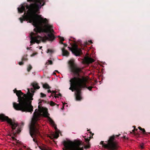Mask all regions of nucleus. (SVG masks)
I'll list each match as a JSON object with an SVG mask.
<instances>
[{
  "label": "nucleus",
  "mask_w": 150,
  "mask_h": 150,
  "mask_svg": "<svg viewBox=\"0 0 150 150\" xmlns=\"http://www.w3.org/2000/svg\"><path fill=\"white\" fill-rule=\"evenodd\" d=\"M20 150H23V149H20Z\"/></svg>",
  "instance_id": "nucleus-45"
},
{
  "label": "nucleus",
  "mask_w": 150,
  "mask_h": 150,
  "mask_svg": "<svg viewBox=\"0 0 150 150\" xmlns=\"http://www.w3.org/2000/svg\"><path fill=\"white\" fill-rule=\"evenodd\" d=\"M120 135V134L118 135L114 134L109 137L107 144L104 143L103 141H101L100 142V144H101L105 148L108 150H117L118 147V146L116 140V139Z\"/></svg>",
  "instance_id": "nucleus-5"
},
{
  "label": "nucleus",
  "mask_w": 150,
  "mask_h": 150,
  "mask_svg": "<svg viewBox=\"0 0 150 150\" xmlns=\"http://www.w3.org/2000/svg\"><path fill=\"white\" fill-rule=\"evenodd\" d=\"M41 114L39 110L37 109L35 110L33 113V116L29 128L30 134L33 138L34 137H36L40 135L39 130L40 126L37 121L39 120ZM33 140L35 142H37V140L35 138H33Z\"/></svg>",
  "instance_id": "nucleus-4"
},
{
  "label": "nucleus",
  "mask_w": 150,
  "mask_h": 150,
  "mask_svg": "<svg viewBox=\"0 0 150 150\" xmlns=\"http://www.w3.org/2000/svg\"><path fill=\"white\" fill-rule=\"evenodd\" d=\"M64 45V47H67V45L66 43H64L63 44Z\"/></svg>",
  "instance_id": "nucleus-33"
},
{
  "label": "nucleus",
  "mask_w": 150,
  "mask_h": 150,
  "mask_svg": "<svg viewBox=\"0 0 150 150\" xmlns=\"http://www.w3.org/2000/svg\"><path fill=\"white\" fill-rule=\"evenodd\" d=\"M81 78H84V79H85L86 80V81L85 82L86 87H85L84 88H87L88 89L89 91H91L92 90V89L93 88V87H92V86H89V87L87 86L86 85V84L88 82V79H87V78L84 76H82Z\"/></svg>",
  "instance_id": "nucleus-14"
},
{
  "label": "nucleus",
  "mask_w": 150,
  "mask_h": 150,
  "mask_svg": "<svg viewBox=\"0 0 150 150\" xmlns=\"http://www.w3.org/2000/svg\"><path fill=\"white\" fill-rule=\"evenodd\" d=\"M31 85L33 88H31L30 92V89L28 88L27 95L24 94L21 91L17 90L16 89L13 90L14 93H16L18 97V102L19 103L15 102L13 103V107L16 110H20L22 112H32L33 111V107L31 104V101L29 103V100H32L34 90L39 89L40 87L36 82H33Z\"/></svg>",
  "instance_id": "nucleus-2"
},
{
  "label": "nucleus",
  "mask_w": 150,
  "mask_h": 150,
  "mask_svg": "<svg viewBox=\"0 0 150 150\" xmlns=\"http://www.w3.org/2000/svg\"><path fill=\"white\" fill-rule=\"evenodd\" d=\"M28 2H32L30 5H22L21 7L18 8V12L21 13L25 11V8L28 11L26 14L25 11L22 18H19L21 23L23 21H29L35 28L33 29L35 33L31 32L30 34L31 41L30 45L35 42L39 44L42 41L45 42L48 40L52 41L55 38L53 34L54 32L52 26L48 24V21L46 18L41 17L37 14L40 13V10L42 6H44V0H27Z\"/></svg>",
  "instance_id": "nucleus-1"
},
{
  "label": "nucleus",
  "mask_w": 150,
  "mask_h": 150,
  "mask_svg": "<svg viewBox=\"0 0 150 150\" xmlns=\"http://www.w3.org/2000/svg\"><path fill=\"white\" fill-rule=\"evenodd\" d=\"M63 41H60L59 42L60 44H63L64 43L63 42H62Z\"/></svg>",
  "instance_id": "nucleus-38"
},
{
  "label": "nucleus",
  "mask_w": 150,
  "mask_h": 150,
  "mask_svg": "<svg viewBox=\"0 0 150 150\" xmlns=\"http://www.w3.org/2000/svg\"><path fill=\"white\" fill-rule=\"evenodd\" d=\"M12 139L13 140H16V139L14 137H12Z\"/></svg>",
  "instance_id": "nucleus-37"
},
{
  "label": "nucleus",
  "mask_w": 150,
  "mask_h": 150,
  "mask_svg": "<svg viewBox=\"0 0 150 150\" xmlns=\"http://www.w3.org/2000/svg\"><path fill=\"white\" fill-rule=\"evenodd\" d=\"M35 55V54H34V53H33V54H32V55H31V56H34V55Z\"/></svg>",
  "instance_id": "nucleus-40"
},
{
  "label": "nucleus",
  "mask_w": 150,
  "mask_h": 150,
  "mask_svg": "<svg viewBox=\"0 0 150 150\" xmlns=\"http://www.w3.org/2000/svg\"><path fill=\"white\" fill-rule=\"evenodd\" d=\"M24 147L25 148L26 147V146H24Z\"/></svg>",
  "instance_id": "nucleus-47"
},
{
  "label": "nucleus",
  "mask_w": 150,
  "mask_h": 150,
  "mask_svg": "<svg viewBox=\"0 0 150 150\" xmlns=\"http://www.w3.org/2000/svg\"><path fill=\"white\" fill-rule=\"evenodd\" d=\"M68 48L76 56H79L82 54L81 50L79 49L78 45L76 44L73 45L72 47H68Z\"/></svg>",
  "instance_id": "nucleus-8"
},
{
  "label": "nucleus",
  "mask_w": 150,
  "mask_h": 150,
  "mask_svg": "<svg viewBox=\"0 0 150 150\" xmlns=\"http://www.w3.org/2000/svg\"><path fill=\"white\" fill-rule=\"evenodd\" d=\"M48 64L52 65L53 64V62L51 60H48Z\"/></svg>",
  "instance_id": "nucleus-27"
},
{
  "label": "nucleus",
  "mask_w": 150,
  "mask_h": 150,
  "mask_svg": "<svg viewBox=\"0 0 150 150\" xmlns=\"http://www.w3.org/2000/svg\"><path fill=\"white\" fill-rule=\"evenodd\" d=\"M62 55L63 56L67 57L69 55V53L67 50H66L64 48H63L62 49Z\"/></svg>",
  "instance_id": "nucleus-11"
},
{
  "label": "nucleus",
  "mask_w": 150,
  "mask_h": 150,
  "mask_svg": "<svg viewBox=\"0 0 150 150\" xmlns=\"http://www.w3.org/2000/svg\"><path fill=\"white\" fill-rule=\"evenodd\" d=\"M58 38H59V39L60 40V41H63L64 40V38L61 37L59 36H58Z\"/></svg>",
  "instance_id": "nucleus-24"
},
{
  "label": "nucleus",
  "mask_w": 150,
  "mask_h": 150,
  "mask_svg": "<svg viewBox=\"0 0 150 150\" xmlns=\"http://www.w3.org/2000/svg\"><path fill=\"white\" fill-rule=\"evenodd\" d=\"M0 120L2 122L6 121L9 124L12 129L11 132L14 135L18 134L21 132L20 129L19 128H17L16 130L15 129L18 126V124L13 122L12 120L9 118L8 117L5 116L3 114H0Z\"/></svg>",
  "instance_id": "nucleus-7"
},
{
  "label": "nucleus",
  "mask_w": 150,
  "mask_h": 150,
  "mask_svg": "<svg viewBox=\"0 0 150 150\" xmlns=\"http://www.w3.org/2000/svg\"><path fill=\"white\" fill-rule=\"evenodd\" d=\"M140 147H141V149H142L144 148V144H143L140 145Z\"/></svg>",
  "instance_id": "nucleus-29"
},
{
  "label": "nucleus",
  "mask_w": 150,
  "mask_h": 150,
  "mask_svg": "<svg viewBox=\"0 0 150 150\" xmlns=\"http://www.w3.org/2000/svg\"><path fill=\"white\" fill-rule=\"evenodd\" d=\"M57 92H56L55 91H52V92L51 93H54V95H55L54 96V97L55 98H58L59 97L58 96H56V93Z\"/></svg>",
  "instance_id": "nucleus-21"
},
{
  "label": "nucleus",
  "mask_w": 150,
  "mask_h": 150,
  "mask_svg": "<svg viewBox=\"0 0 150 150\" xmlns=\"http://www.w3.org/2000/svg\"><path fill=\"white\" fill-rule=\"evenodd\" d=\"M48 120L52 125H54V123L53 120L49 117H48Z\"/></svg>",
  "instance_id": "nucleus-18"
},
{
  "label": "nucleus",
  "mask_w": 150,
  "mask_h": 150,
  "mask_svg": "<svg viewBox=\"0 0 150 150\" xmlns=\"http://www.w3.org/2000/svg\"><path fill=\"white\" fill-rule=\"evenodd\" d=\"M66 103H63V106L62 107V108L61 109L62 110H63L64 109V105Z\"/></svg>",
  "instance_id": "nucleus-32"
},
{
  "label": "nucleus",
  "mask_w": 150,
  "mask_h": 150,
  "mask_svg": "<svg viewBox=\"0 0 150 150\" xmlns=\"http://www.w3.org/2000/svg\"><path fill=\"white\" fill-rule=\"evenodd\" d=\"M55 105H56V104L54 102H53L52 101H50V105L51 106H54Z\"/></svg>",
  "instance_id": "nucleus-23"
},
{
  "label": "nucleus",
  "mask_w": 150,
  "mask_h": 150,
  "mask_svg": "<svg viewBox=\"0 0 150 150\" xmlns=\"http://www.w3.org/2000/svg\"><path fill=\"white\" fill-rule=\"evenodd\" d=\"M24 125V123L23 122H22L21 123V125L22 126H23Z\"/></svg>",
  "instance_id": "nucleus-39"
},
{
  "label": "nucleus",
  "mask_w": 150,
  "mask_h": 150,
  "mask_svg": "<svg viewBox=\"0 0 150 150\" xmlns=\"http://www.w3.org/2000/svg\"><path fill=\"white\" fill-rule=\"evenodd\" d=\"M141 131H142V132H143V134H145V135H148V134H150V132H146V131L144 129V128H143L142 130H141Z\"/></svg>",
  "instance_id": "nucleus-19"
},
{
  "label": "nucleus",
  "mask_w": 150,
  "mask_h": 150,
  "mask_svg": "<svg viewBox=\"0 0 150 150\" xmlns=\"http://www.w3.org/2000/svg\"><path fill=\"white\" fill-rule=\"evenodd\" d=\"M27 55L25 54L22 57L21 60L22 61H27L28 60V59L27 58Z\"/></svg>",
  "instance_id": "nucleus-16"
},
{
  "label": "nucleus",
  "mask_w": 150,
  "mask_h": 150,
  "mask_svg": "<svg viewBox=\"0 0 150 150\" xmlns=\"http://www.w3.org/2000/svg\"><path fill=\"white\" fill-rule=\"evenodd\" d=\"M39 101L38 103L39 105L38 106V108L39 110L41 108V103L42 102L45 103L49 104V102H47L46 101L44 100H41L40 99L39 100Z\"/></svg>",
  "instance_id": "nucleus-12"
},
{
  "label": "nucleus",
  "mask_w": 150,
  "mask_h": 150,
  "mask_svg": "<svg viewBox=\"0 0 150 150\" xmlns=\"http://www.w3.org/2000/svg\"><path fill=\"white\" fill-rule=\"evenodd\" d=\"M78 141H79L81 143V147H83V149L85 148L86 149H87L89 148L90 147V144H89V143H88V144L87 145L83 146V143L82 141H77L76 142H77Z\"/></svg>",
  "instance_id": "nucleus-15"
},
{
  "label": "nucleus",
  "mask_w": 150,
  "mask_h": 150,
  "mask_svg": "<svg viewBox=\"0 0 150 150\" xmlns=\"http://www.w3.org/2000/svg\"><path fill=\"white\" fill-rule=\"evenodd\" d=\"M138 128L140 130H142V129H143L142 128L140 127H138Z\"/></svg>",
  "instance_id": "nucleus-34"
},
{
  "label": "nucleus",
  "mask_w": 150,
  "mask_h": 150,
  "mask_svg": "<svg viewBox=\"0 0 150 150\" xmlns=\"http://www.w3.org/2000/svg\"><path fill=\"white\" fill-rule=\"evenodd\" d=\"M43 87L44 88L46 89H50L51 88L48 84L47 83H45L43 85Z\"/></svg>",
  "instance_id": "nucleus-17"
},
{
  "label": "nucleus",
  "mask_w": 150,
  "mask_h": 150,
  "mask_svg": "<svg viewBox=\"0 0 150 150\" xmlns=\"http://www.w3.org/2000/svg\"><path fill=\"white\" fill-rule=\"evenodd\" d=\"M47 50L48 52L52 53V51L51 50L49 49Z\"/></svg>",
  "instance_id": "nucleus-30"
},
{
  "label": "nucleus",
  "mask_w": 150,
  "mask_h": 150,
  "mask_svg": "<svg viewBox=\"0 0 150 150\" xmlns=\"http://www.w3.org/2000/svg\"><path fill=\"white\" fill-rule=\"evenodd\" d=\"M123 137V138L124 139H126V137L125 136H124Z\"/></svg>",
  "instance_id": "nucleus-41"
},
{
  "label": "nucleus",
  "mask_w": 150,
  "mask_h": 150,
  "mask_svg": "<svg viewBox=\"0 0 150 150\" xmlns=\"http://www.w3.org/2000/svg\"><path fill=\"white\" fill-rule=\"evenodd\" d=\"M18 64L20 65H23L24 64V62L22 61V62H19Z\"/></svg>",
  "instance_id": "nucleus-28"
},
{
  "label": "nucleus",
  "mask_w": 150,
  "mask_h": 150,
  "mask_svg": "<svg viewBox=\"0 0 150 150\" xmlns=\"http://www.w3.org/2000/svg\"><path fill=\"white\" fill-rule=\"evenodd\" d=\"M28 49H29V48H28V47L27 48V49L28 50Z\"/></svg>",
  "instance_id": "nucleus-48"
},
{
  "label": "nucleus",
  "mask_w": 150,
  "mask_h": 150,
  "mask_svg": "<svg viewBox=\"0 0 150 150\" xmlns=\"http://www.w3.org/2000/svg\"><path fill=\"white\" fill-rule=\"evenodd\" d=\"M138 130L137 129H134L133 130H132V132L136 134L138 136H139L140 135V134L139 133H136L134 132L135 130H136V131H137Z\"/></svg>",
  "instance_id": "nucleus-22"
},
{
  "label": "nucleus",
  "mask_w": 150,
  "mask_h": 150,
  "mask_svg": "<svg viewBox=\"0 0 150 150\" xmlns=\"http://www.w3.org/2000/svg\"><path fill=\"white\" fill-rule=\"evenodd\" d=\"M32 67L31 66V65L30 64H29L27 68V71L28 72H29L30 70L32 69Z\"/></svg>",
  "instance_id": "nucleus-20"
},
{
  "label": "nucleus",
  "mask_w": 150,
  "mask_h": 150,
  "mask_svg": "<svg viewBox=\"0 0 150 150\" xmlns=\"http://www.w3.org/2000/svg\"><path fill=\"white\" fill-rule=\"evenodd\" d=\"M84 138L85 139L86 142L87 143H89V141L90 140V138Z\"/></svg>",
  "instance_id": "nucleus-26"
},
{
  "label": "nucleus",
  "mask_w": 150,
  "mask_h": 150,
  "mask_svg": "<svg viewBox=\"0 0 150 150\" xmlns=\"http://www.w3.org/2000/svg\"><path fill=\"white\" fill-rule=\"evenodd\" d=\"M55 71H56V72H58V73H59L58 71H57V70H56Z\"/></svg>",
  "instance_id": "nucleus-44"
},
{
  "label": "nucleus",
  "mask_w": 150,
  "mask_h": 150,
  "mask_svg": "<svg viewBox=\"0 0 150 150\" xmlns=\"http://www.w3.org/2000/svg\"><path fill=\"white\" fill-rule=\"evenodd\" d=\"M40 94L41 97L42 98L43 97H45L46 96V95L42 93H41Z\"/></svg>",
  "instance_id": "nucleus-25"
},
{
  "label": "nucleus",
  "mask_w": 150,
  "mask_h": 150,
  "mask_svg": "<svg viewBox=\"0 0 150 150\" xmlns=\"http://www.w3.org/2000/svg\"><path fill=\"white\" fill-rule=\"evenodd\" d=\"M42 114L45 117H49V115H50V114L48 113L47 109L46 108L43 111Z\"/></svg>",
  "instance_id": "nucleus-13"
},
{
  "label": "nucleus",
  "mask_w": 150,
  "mask_h": 150,
  "mask_svg": "<svg viewBox=\"0 0 150 150\" xmlns=\"http://www.w3.org/2000/svg\"><path fill=\"white\" fill-rule=\"evenodd\" d=\"M94 61L95 60L94 59L88 56L85 57L83 61V64H87L91 63Z\"/></svg>",
  "instance_id": "nucleus-10"
},
{
  "label": "nucleus",
  "mask_w": 150,
  "mask_h": 150,
  "mask_svg": "<svg viewBox=\"0 0 150 150\" xmlns=\"http://www.w3.org/2000/svg\"><path fill=\"white\" fill-rule=\"evenodd\" d=\"M69 69L71 72H72L75 76H77L74 77L71 79L69 81L70 82L71 86L69 89L72 92L74 91H77L74 86L78 89L83 88L86 87V80L84 78H80V73L81 71V69L78 67L75 63V61L73 59L70 60L69 62Z\"/></svg>",
  "instance_id": "nucleus-3"
},
{
  "label": "nucleus",
  "mask_w": 150,
  "mask_h": 150,
  "mask_svg": "<svg viewBox=\"0 0 150 150\" xmlns=\"http://www.w3.org/2000/svg\"><path fill=\"white\" fill-rule=\"evenodd\" d=\"M58 95L59 96L62 97V95L60 93H59Z\"/></svg>",
  "instance_id": "nucleus-36"
},
{
  "label": "nucleus",
  "mask_w": 150,
  "mask_h": 150,
  "mask_svg": "<svg viewBox=\"0 0 150 150\" xmlns=\"http://www.w3.org/2000/svg\"><path fill=\"white\" fill-rule=\"evenodd\" d=\"M59 137V135L57 134V135H54V137L56 139L57 138Z\"/></svg>",
  "instance_id": "nucleus-31"
},
{
  "label": "nucleus",
  "mask_w": 150,
  "mask_h": 150,
  "mask_svg": "<svg viewBox=\"0 0 150 150\" xmlns=\"http://www.w3.org/2000/svg\"><path fill=\"white\" fill-rule=\"evenodd\" d=\"M47 92L48 93H51L52 91L50 90L49 89L48 90Z\"/></svg>",
  "instance_id": "nucleus-35"
},
{
  "label": "nucleus",
  "mask_w": 150,
  "mask_h": 150,
  "mask_svg": "<svg viewBox=\"0 0 150 150\" xmlns=\"http://www.w3.org/2000/svg\"><path fill=\"white\" fill-rule=\"evenodd\" d=\"M56 74V73H54V72L53 73V74Z\"/></svg>",
  "instance_id": "nucleus-46"
},
{
  "label": "nucleus",
  "mask_w": 150,
  "mask_h": 150,
  "mask_svg": "<svg viewBox=\"0 0 150 150\" xmlns=\"http://www.w3.org/2000/svg\"><path fill=\"white\" fill-rule=\"evenodd\" d=\"M48 137H49L51 139H52V137H51L50 136H48Z\"/></svg>",
  "instance_id": "nucleus-42"
},
{
  "label": "nucleus",
  "mask_w": 150,
  "mask_h": 150,
  "mask_svg": "<svg viewBox=\"0 0 150 150\" xmlns=\"http://www.w3.org/2000/svg\"><path fill=\"white\" fill-rule=\"evenodd\" d=\"M74 87L77 89L76 92L75 93V98L76 100H81L82 99V98L81 96V91L82 88H79V89L76 87L75 86Z\"/></svg>",
  "instance_id": "nucleus-9"
},
{
  "label": "nucleus",
  "mask_w": 150,
  "mask_h": 150,
  "mask_svg": "<svg viewBox=\"0 0 150 150\" xmlns=\"http://www.w3.org/2000/svg\"><path fill=\"white\" fill-rule=\"evenodd\" d=\"M81 143L78 141L74 142L71 141H64L63 144L64 148L63 150H83V147H81Z\"/></svg>",
  "instance_id": "nucleus-6"
},
{
  "label": "nucleus",
  "mask_w": 150,
  "mask_h": 150,
  "mask_svg": "<svg viewBox=\"0 0 150 150\" xmlns=\"http://www.w3.org/2000/svg\"><path fill=\"white\" fill-rule=\"evenodd\" d=\"M92 42V41H90V42L92 43V42Z\"/></svg>",
  "instance_id": "nucleus-49"
},
{
  "label": "nucleus",
  "mask_w": 150,
  "mask_h": 150,
  "mask_svg": "<svg viewBox=\"0 0 150 150\" xmlns=\"http://www.w3.org/2000/svg\"><path fill=\"white\" fill-rule=\"evenodd\" d=\"M42 48V47L41 46L40 47V49H41V48Z\"/></svg>",
  "instance_id": "nucleus-43"
}]
</instances>
